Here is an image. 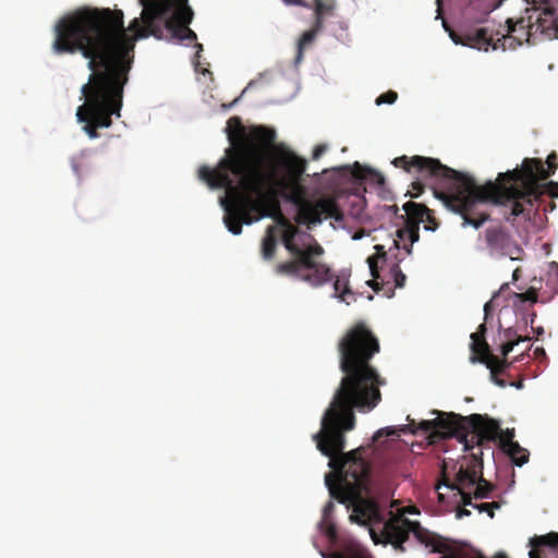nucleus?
I'll return each instance as SVG.
<instances>
[{
	"instance_id": "nucleus-32",
	"label": "nucleus",
	"mask_w": 558,
	"mask_h": 558,
	"mask_svg": "<svg viewBox=\"0 0 558 558\" xmlns=\"http://www.w3.org/2000/svg\"><path fill=\"white\" fill-rule=\"evenodd\" d=\"M474 508L477 509L480 512H487L489 518H494L495 515V509H499L500 505L497 501L493 502H483V504H475Z\"/></svg>"
},
{
	"instance_id": "nucleus-10",
	"label": "nucleus",
	"mask_w": 558,
	"mask_h": 558,
	"mask_svg": "<svg viewBox=\"0 0 558 558\" xmlns=\"http://www.w3.org/2000/svg\"><path fill=\"white\" fill-rule=\"evenodd\" d=\"M143 5L144 23L150 28L151 35L161 37V29L157 21L165 17L172 9V15L166 20L165 26L171 33H175L183 25H190L194 12L187 5V0H140Z\"/></svg>"
},
{
	"instance_id": "nucleus-44",
	"label": "nucleus",
	"mask_w": 558,
	"mask_h": 558,
	"mask_svg": "<svg viewBox=\"0 0 558 558\" xmlns=\"http://www.w3.org/2000/svg\"><path fill=\"white\" fill-rule=\"evenodd\" d=\"M379 278H374L369 281H367V284L375 291V292H378L380 290V287H379V283H378V280Z\"/></svg>"
},
{
	"instance_id": "nucleus-50",
	"label": "nucleus",
	"mask_w": 558,
	"mask_h": 558,
	"mask_svg": "<svg viewBox=\"0 0 558 558\" xmlns=\"http://www.w3.org/2000/svg\"><path fill=\"white\" fill-rule=\"evenodd\" d=\"M195 47L197 48L196 57H199V52L203 51V45L196 44Z\"/></svg>"
},
{
	"instance_id": "nucleus-26",
	"label": "nucleus",
	"mask_w": 558,
	"mask_h": 558,
	"mask_svg": "<svg viewBox=\"0 0 558 558\" xmlns=\"http://www.w3.org/2000/svg\"><path fill=\"white\" fill-rule=\"evenodd\" d=\"M333 289H335L336 293L339 294V298L349 304V302L345 299V295L351 294V290L349 288L348 280L341 279L338 277L333 282Z\"/></svg>"
},
{
	"instance_id": "nucleus-12",
	"label": "nucleus",
	"mask_w": 558,
	"mask_h": 558,
	"mask_svg": "<svg viewBox=\"0 0 558 558\" xmlns=\"http://www.w3.org/2000/svg\"><path fill=\"white\" fill-rule=\"evenodd\" d=\"M403 209L405 211V226L398 229L396 233L399 240L410 242L409 245L404 244L403 248L408 254H411L413 243L420 240V223L424 222L426 230L435 231L439 227V222L433 210L424 204L410 201L403 205Z\"/></svg>"
},
{
	"instance_id": "nucleus-23",
	"label": "nucleus",
	"mask_w": 558,
	"mask_h": 558,
	"mask_svg": "<svg viewBox=\"0 0 558 558\" xmlns=\"http://www.w3.org/2000/svg\"><path fill=\"white\" fill-rule=\"evenodd\" d=\"M376 253L367 258V264L369 267L371 276L379 278V269H378V260L386 259L387 253L384 245L377 244L375 245Z\"/></svg>"
},
{
	"instance_id": "nucleus-20",
	"label": "nucleus",
	"mask_w": 558,
	"mask_h": 558,
	"mask_svg": "<svg viewBox=\"0 0 558 558\" xmlns=\"http://www.w3.org/2000/svg\"><path fill=\"white\" fill-rule=\"evenodd\" d=\"M485 333H486V325L481 324L478 326V329L476 332L471 333V344L470 349L472 351L471 355H482L486 351H488L490 348L488 343L485 340Z\"/></svg>"
},
{
	"instance_id": "nucleus-41",
	"label": "nucleus",
	"mask_w": 558,
	"mask_h": 558,
	"mask_svg": "<svg viewBox=\"0 0 558 558\" xmlns=\"http://www.w3.org/2000/svg\"><path fill=\"white\" fill-rule=\"evenodd\" d=\"M518 337L520 336L517 335V330L513 328H507L504 331V338L506 339V341L515 340Z\"/></svg>"
},
{
	"instance_id": "nucleus-28",
	"label": "nucleus",
	"mask_w": 558,
	"mask_h": 558,
	"mask_svg": "<svg viewBox=\"0 0 558 558\" xmlns=\"http://www.w3.org/2000/svg\"><path fill=\"white\" fill-rule=\"evenodd\" d=\"M327 558H372V557L365 550L351 549L347 553H332Z\"/></svg>"
},
{
	"instance_id": "nucleus-40",
	"label": "nucleus",
	"mask_w": 558,
	"mask_h": 558,
	"mask_svg": "<svg viewBox=\"0 0 558 558\" xmlns=\"http://www.w3.org/2000/svg\"><path fill=\"white\" fill-rule=\"evenodd\" d=\"M327 150L326 144L316 145L313 150V159H318Z\"/></svg>"
},
{
	"instance_id": "nucleus-46",
	"label": "nucleus",
	"mask_w": 558,
	"mask_h": 558,
	"mask_svg": "<svg viewBox=\"0 0 558 558\" xmlns=\"http://www.w3.org/2000/svg\"><path fill=\"white\" fill-rule=\"evenodd\" d=\"M492 379H493V381H494L497 386H499V387H502V388H504V387H506V385H507V384H506V381H505L504 379L498 378V376H496V377H492Z\"/></svg>"
},
{
	"instance_id": "nucleus-9",
	"label": "nucleus",
	"mask_w": 558,
	"mask_h": 558,
	"mask_svg": "<svg viewBox=\"0 0 558 558\" xmlns=\"http://www.w3.org/2000/svg\"><path fill=\"white\" fill-rule=\"evenodd\" d=\"M84 19L96 21L97 27L100 32H108L112 34L118 41H120L125 48H128V54L125 58L129 60L130 69L134 61V48L135 43L141 37H147V31L150 28L144 23L143 15L141 19H134L129 24V27L124 26V14L121 10H111L109 8H96V7H81L71 13L61 17L54 26V39L57 41L59 34L66 25L82 21Z\"/></svg>"
},
{
	"instance_id": "nucleus-36",
	"label": "nucleus",
	"mask_w": 558,
	"mask_h": 558,
	"mask_svg": "<svg viewBox=\"0 0 558 558\" xmlns=\"http://www.w3.org/2000/svg\"><path fill=\"white\" fill-rule=\"evenodd\" d=\"M86 166V160L84 156L73 158L72 159V169L73 171L81 177L82 175V169Z\"/></svg>"
},
{
	"instance_id": "nucleus-11",
	"label": "nucleus",
	"mask_w": 558,
	"mask_h": 558,
	"mask_svg": "<svg viewBox=\"0 0 558 558\" xmlns=\"http://www.w3.org/2000/svg\"><path fill=\"white\" fill-rule=\"evenodd\" d=\"M410 533L415 538L430 547L433 553H444L448 549L445 538L430 533L421 526L420 522L411 521L402 515L391 514L385 522L383 534L388 543H390L398 551H405L404 543L409 539Z\"/></svg>"
},
{
	"instance_id": "nucleus-4",
	"label": "nucleus",
	"mask_w": 558,
	"mask_h": 558,
	"mask_svg": "<svg viewBox=\"0 0 558 558\" xmlns=\"http://www.w3.org/2000/svg\"><path fill=\"white\" fill-rule=\"evenodd\" d=\"M546 165L539 158H524L520 168L500 172L495 181L478 184V205L489 203L500 207L505 220L512 225L517 217L530 220L545 196L558 197V182H543L558 168L555 151L547 156Z\"/></svg>"
},
{
	"instance_id": "nucleus-13",
	"label": "nucleus",
	"mask_w": 558,
	"mask_h": 558,
	"mask_svg": "<svg viewBox=\"0 0 558 558\" xmlns=\"http://www.w3.org/2000/svg\"><path fill=\"white\" fill-rule=\"evenodd\" d=\"M482 452H472L466 464L461 463L457 472V482L460 488H474L475 499L488 498L494 485L483 477Z\"/></svg>"
},
{
	"instance_id": "nucleus-42",
	"label": "nucleus",
	"mask_w": 558,
	"mask_h": 558,
	"mask_svg": "<svg viewBox=\"0 0 558 558\" xmlns=\"http://www.w3.org/2000/svg\"><path fill=\"white\" fill-rule=\"evenodd\" d=\"M325 532H326L327 536H329L330 538H335L337 535L336 526L331 523L327 524Z\"/></svg>"
},
{
	"instance_id": "nucleus-34",
	"label": "nucleus",
	"mask_w": 558,
	"mask_h": 558,
	"mask_svg": "<svg viewBox=\"0 0 558 558\" xmlns=\"http://www.w3.org/2000/svg\"><path fill=\"white\" fill-rule=\"evenodd\" d=\"M373 173L369 169L361 166L357 161L354 162L352 169V177L357 180H363L367 178V174Z\"/></svg>"
},
{
	"instance_id": "nucleus-21",
	"label": "nucleus",
	"mask_w": 558,
	"mask_h": 558,
	"mask_svg": "<svg viewBox=\"0 0 558 558\" xmlns=\"http://www.w3.org/2000/svg\"><path fill=\"white\" fill-rule=\"evenodd\" d=\"M500 449L508 454L512 462L518 466H522L529 461V451L525 448H522L517 441Z\"/></svg>"
},
{
	"instance_id": "nucleus-52",
	"label": "nucleus",
	"mask_w": 558,
	"mask_h": 558,
	"mask_svg": "<svg viewBox=\"0 0 558 558\" xmlns=\"http://www.w3.org/2000/svg\"><path fill=\"white\" fill-rule=\"evenodd\" d=\"M489 307H490L489 303H486V304H485V306H484V311H485V316H486V317H487V315H488Z\"/></svg>"
},
{
	"instance_id": "nucleus-29",
	"label": "nucleus",
	"mask_w": 558,
	"mask_h": 558,
	"mask_svg": "<svg viewBox=\"0 0 558 558\" xmlns=\"http://www.w3.org/2000/svg\"><path fill=\"white\" fill-rule=\"evenodd\" d=\"M530 341V337H518L515 340L505 341L500 344V353L504 357H507L508 354L513 350V348L520 342Z\"/></svg>"
},
{
	"instance_id": "nucleus-33",
	"label": "nucleus",
	"mask_w": 558,
	"mask_h": 558,
	"mask_svg": "<svg viewBox=\"0 0 558 558\" xmlns=\"http://www.w3.org/2000/svg\"><path fill=\"white\" fill-rule=\"evenodd\" d=\"M398 98V94L395 92V90H388L384 94H381L379 97H377L376 99V105H383V104H388V105H392Z\"/></svg>"
},
{
	"instance_id": "nucleus-37",
	"label": "nucleus",
	"mask_w": 558,
	"mask_h": 558,
	"mask_svg": "<svg viewBox=\"0 0 558 558\" xmlns=\"http://www.w3.org/2000/svg\"><path fill=\"white\" fill-rule=\"evenodd\" d=\"M333 510H335V504H333L331 500H329V501L325 505V507H324V509H323V517H324V521H325V522H327V521H328V519H329V517L332 514Z\"/></svg>"
},
{
	"instance_id": "nucleus-18",
	"label": "nucleus",
	"mask_w": 558,
	"mask_h": 558,
	"mask_svg": "<svg viewBox=\"0 0 558 558\" xmlns=\"http://www.w3.org/2000/svg\"><path fill=\"white\" fill-rule=\"evenodd\" d=\"M530 544L532 546V549L529 553L530 558H542L541 557V553H542L541 547H544V546L551 547V548L558 547V533L551 532L546 535L535 536V537L531 538Z\"/></svg>"
},
{
	"instance_id": "nucleus-22",
	"label": "nucleus",
	"mask_w": 558,
	"mask_h": 558,
	"mask_svg": "<svg viewBox=\"0 0 558 558\" xmlns=\"http://www.w3.org/2000/svg\"><path fill=\"white\" fill-rule=\"evenodd\" d=\"M277 247V239L275 234V227L269 226L266 230V234L262 241V255L265 259H271L275 255Z\"/></svg>"
},
{
	"instance_id": "nucleus-35",
	"label": "nucleus",
	"mask_w": 558,
	"mask_h": 558,
	"mask_svg": "<svg viewBox=\"0 0 558 558\" xmlns=\"http://www.w3.org/2000/svg\"><path fill=\"white\" fill-rule=\"evenodd\" d=\"M392 272L396 288H403L407 280V276L401 271L398 265H395L392 267Z\"/></svg>"
},
{
	"instance_id": "nucleus-8",
	"label": "nucleus",
	"mask_w": 558,
	"mask_h": 558,
	"mask_svg": "<svg viewBox=\"0 0 558 558\" xmlns=\"http://www.w3.org/2000/svg\"><path fill=\"white\" fill-rule=\"evenodd\" d=\"M527 8L519 19H507L506 33L496 31L494 44L498 49H515L523 43L534 45L542 36L558 38V0H524Z\"/></svg>"
},
{
	"instance_id": "nucleus-25",
	"label": "nucleus",
	"mask_w": 558,
	"mask_h": 558,
	"mask_svg": "<svg viewBox=\"0 0 558 558\" xmlns=\"http://www.w3.org/2000/svg\"><path fill=\"white\" fill-rule=\"evenodd\" d=\"M445 542L448 546V549L446 551L441 553L442 556L440 558H485L481 553H476L475 555H469L466 553L453 551V550H451V547L448 544L447 539H445ZM493 558H508V557L504 553H498Z\"/></svg>"
},
{
	"instance_id": "nucleus-1",
	"label": "nucleus",
	"mask_w": 558,
	"mask_h": 558,
	"mask_svg": "<svg viewBox=\"0 0 558 558\" xmlns=\"http://www.w3.org/2000/svg\"><path fill=\"white\" fill-rule=\"evenodd\" d=\"M226 133L230 147L214 169L202 166L198 177L211 189H225L221 199L223 222L238 235L243 225H251L279 211L276 199L281 195L296 207L295 220L308 229L324 219L343 220V214L330 196L307 197L301 183L306 162L292 151L277 156L269 149L276 140L272 129L265 125L245 126L240 117H231Z\"/></svg>"
},
{
	"instance_id": "nucleus-51",
	"label": "nucleus",
	"mask_w": 558,
	"mask_h": 558,
	"mask_svg": "<svg viewBox=\"0 0 558 558\" xmlns=\"http://www.w3.org/2000/svg\"><path fill=\"white\" fill-rule=\"evenodd\" d=\"M507 289H509V283H508V282L504 283V284L500 287L499 292H504V291H506Z\"/></svg>"
},
{
	"instance_id": "nucleus-19",
	"label": "nucleus",
	"mask_w": 558,
	"mask_h": 558,
	"mask_svg": "<svg viewBox=\"0 0 558 558\" xmlns=\"http://www.w3.org/2000/svg\"><path fill=\"white\" fill-rule=\"evenodd\" d=\"M407 420L409 421V424L402 425L399 429H397L395 427H385V428H381V429L377 430L375 433V435L373 436V441H378L381 437L399 436L400 433H402V434H407V433L415 434L417 429H421L422 432H424L421 428V425H420L421 422L418 424H416L414 420L410 418V416H408Z\"/></svg>"
},
{
	"instance_id": "nucleus-49",
	"label": "nucleus",
	"mask_w": 558,
	"mask_h": 558,
	"mask_svg": "<svg viewBox=\"0 0 558 558\" xmlns=\"http://www.w3.org/2000/svg\"><path fill=\"white\" fill-rule=\"evenodd\" d=\"M534 330V332L537 335V336H542L544 333V328L543 327H536V328H532Z\"/></svg>"
},
{
	"instance_id": "nucleus-2",
	"label": "nucleus",
	"mask_w": 558,
	"mask_h": 558,
	"mask_svg": "<svg viewBox=\"0 0 558 558\" xmlns=\"http://www.w3.org/2000/svg\"><path fill=\"white\" fill-rule=\"evenodd\" d=\"M380 351L378 338L364 322L352 325L338 342L339 367L343 376L314 436L318 450L329 458L331 472L325 476L330 497L352 507L351 520L361 524L380 520L369 492L371 463L362 457L364 448L347 453L345 433L355 427L354 410L369 412L381 401L386 380L371 364Z\"/></svg>"
},
{
	"instance_id": "nucleus-54",
	"label": "nucleus",
	"mask_w": 558,
	"mask_h": 558,
	"mask_svg": "<svg viewBox=\"0 0 558 558\" xmlns=\"http://www.w3.org/2000/svg\"><path fill=\"white\" fill-rule=\"evenodd\" d=\"M375 174L378 177L379 183H383L384 182V178L381 175H379L378 173H375Z\"/></svg>"
},
{
	"instance_id": "nucleus-45",
	"label": "nucleus",
	"mask_w": 558,
	"mask_h": 558,
	"mask_svg": "<svg viewBox=\"0 0 558 558\" xmlns=\"http://www.w3.org/2000/svg\"><path fill=\"white\" fill-rule=\"evenodd\" d=\"M534 356H535L536 359H544V357H546V353H545L544 348H536V349L534 350Z\"/></svg>"
},
{
	"instance_id": "nucleus-5",
	"label": "nucleus",
	"mask_w": 558,
	"mask_h": 558,
	"mask_svg": "<svg viewBox=\"0 0 558 558\" xmlns=\"http://www.w3.org/2000/svg\"><path fill=\"white\" fill-rule=\"evenodd\" d=\"M392 165L415 175L409 192L418 197L425 187H429L436 198L462 218L461 226L480 229L490 219L488 213L478 209V184L469 174L456 171L438 159L423 156H401L392 160Z\"/></svg>"
},
{
	"instance_id": "nucleus-24",
	"label": "nucleus",
	"mask_w": 558,
	"mask_h": 558,
	"mask_svg": "<svg viewBox=\"0 0 558 558\" xmlns=\"http://www.w3.org/2000/svg\"><path fill=\"white\" fill-rule=\"evenodd\" d=\"M442 484L445 486H447L448 488H450V489H457L458 490V493L461 495V502H462V505L464 507L465 506H472L474 508L475 504L472 502V498H474L473 495H471L470 493L465 492L466 488H460V486H458L457 476L454 477L453 482H450V480L447 478L446 475L444 474Z\"/></svg>"
},
{
	"instance_id": "nucleus-3",
	"label": "nucleus",
	"mask_w": 558,
	"mask_h": 558,
	"mask_svg": "<svg viewBox=\"0 0 558 558\" xmlns=\"http://www.w3.org/2000/svg\"><path fill=\"white\" fill-rule=\"evenodd\" d=\"M96 21H75L61 31L52 50L57 54L81 53L92 71L82 86L84 105L76 110L89 138L99 136L98 128H109L111 117H120L123 88L129 81L128 48L108 32H100Z\"/></svg>"
},
{
	"instance_id": "nucleus-7",
	"label": "nucleus",
	"mask_w": 558,
	"mask_h": 558,
	"mask_svg": "<svg viewBox=\"0 0 558 558\" xmlns=\"http://www.w3.org/2000/svg\"><path fill=\"white\" fill-rule=\"evenodd\" d=\"M437 417L421 421V428L428 433L430 442L456 438L463 445L464 451L482 452L490 448L489 444L497 440L500 432L499 422L488 415L471 414L462 416L456 413L434 411Z\"/></svg>"
},
{
	"instance_id": "nucleus-6",
	"label": "nucleus",
	"mask_w": 558,
	"mask_h": 558,
	"mask_svg": "<svg viewBox=\"0 0 558 558\" xmlns=\"http://www.w3.org/2000/svg\"><path fill=\"white\" fill-rule=\"evenodd\" d=\"M278 223L283 227L282 243L290 253L291 259L279 263L275 270L278 275L294 277L317 288L331 280L328 265L320 259L324 247L307 233H301L289 220L281 216Z\"/></svg>"
},
{
	"instance_id": "nucleus-58",
	"label": "nucleus",
	"mask_w": 558,
	"mask_h": 558,
	"mask_svg": "<svg viewBox=\"0 0 558 558\" xmlns=\"http://www.w3.org/2000/svg\"><path fill=\"white\" fill-rule=\"evenodd\" d=\"M439 500H444L442 494H439Z\"/></svg>"
},
{
	"instance_id": "nucleus-38",
	"label": "nucleus",
	"mask_w": 558,
	"mask_h": 558,
	"mask_svg": "<svg viewBox=\"0 0 558 558\" xmlns=\"http://www.w3.org/2000/svg\"><path fill=\"white\" fill-rule=\"evenodd\" d=\"M407 513L417 514V513H420V511H418V509L415 506H409V507L401 508L399 510V513H397L396 515L404 517V514H407Z\"/></svg>"
},
{
	"instance_id": "nucleus-57",
	"label": "nucleus",
	"mask_w": 558,
	"mask_h": 558,
	"mask_svg": "<svg viewBox=\"0 0 558 558\" xmlns=\"http://www.w3.org/2000/svg\"><path fill=\"white\" fill-rule=\"evenodd\" d=\"M393 244L396 247H399V241L398 240H393Z\"/></svg>"
},
{
	"instance_id": "nucleus-39",
	"label": "nucleus",
	"mask_w": 558,
	"mask_h": 558,
	"mask_svg": "<svg viewBox=\"0 0 558 558\" xmlns=\"http://www.w3.org/2000/svg\"><path fill=\"white\" fill-rule=\"evenodd\" d=\"M288 5H299L304 8H311V3L307 0H283Z\"/></svg>"
},
{
	"instance_id": "nucleus-59",
	"label": "nucleus",
	"mask_w": 558,
	"mask_h": 558,
	"mask_svg": "<svg viewBox=\"0 0 558 558\" xmlns=\"http://www.w3.org/2000/svg\"><path fill=\"white\" fill-rule=\"evenodd\" d=\"M505 0H499V3H502Z\"/></svg>"
},
{
	"instance_id": "nucleus-43",
	"label": "nucleus",
	"mask_w": 558,
	"mask_h": 558,
	"mask_svg": "<svg viewBox=\"0 0 558 558\" xmlns=\"http://www.w3.org/2000/svg\"><path fill=\"white\" fill-rule=\"evenodd\" d=\"M469 515H471V511H470V510H468V509H466V508H464V507H463V508L458 509V510H457V513H456V517H457L458 519H462V518H464V517H469Z\"/></svg>"
},
{
	"instance_id": "nucleus-31",
	"label": "nucleus",
	"mask_w": 558,
	"mask_h": 558,
	"mask_svg": "<svg viewBox=\"0 0 558 558\" xmlns=\"http://www.w3.org/2000/svg\"><path fill=\"white\" fill-rule=\"evenodd\" d=\"M513 437H514V429H509L507 428L506 430H502L500 428V432H499V435L497 437L498 441H499V447L502 448V447H507L509 444L511 442H515L513 440Z\"/></svg>"
},
{
	"instance_id": "nucleus-55",
	"label": "nucleus",
	"mask_w": 558,
	"mask_h": 558,
	"mask_svg": "<svg viewBox=\"0 0 558 558\" xmlns=\"http://www.w3.org/2000/svg\"><path fill=\"white\" fill-rule=\"evenodd\" d=\"M361 238H362V234H357V233H355V234L353 235V239H354V240H359V239H361Z\"/></svg>"
},
{
	"instance_id": "nucleus-30",
	"label": "nucleus",
	"mask_w": 558,
	"mask_h": 558,
	"mask_svg": "<svg viewBox=\"0 0 558 558\" xmlns=\"http://www.w3.org/2000/svg\"><path fill=\"white\" fill-rule=\"evenodd\" d=\"M513 296L520 301V302H531L536 303L538 300L537 291L534 288L527 289L525 292L522 293H513Z\"/></svg>"
},
{
	"instance_id": "nucleus-56",
	"label": "nucleus",
	"mask_w": 558,
	"mask_h": 558,
	"mask_svg": "<svg viewBox=\"0 0 558 558\" xmlns=\"http://www.w3.org/2000/svg\"><path fill=\"white\" fill-rule=\"evenodd\" d=\"M549 207H550L551 210L556 207V205H555V203L553 201H550Z\"/></svg>"
},
{
	"instance_id": "nucleus-15",
	"label": "nucleus",
	"mask_w": 558,
	"mask_h": 558,
	"mask_svg": "<svg viewBox=\"0 0 558 558\" xmlns=\"http://www.w3.org/2000/svg\"><path fill=\"white\" fill-rule=\"evenodd\" d=\"M315 1V19L311 29L304 32L298 41V52L295 63H300L303 59V52L307 45L314 41L317 34L324 27L325 16L332 14L335 9V0H314Z\"/></svg>"
},
{
	"instance_id": "nucleus-47",
	"label": "nucleus",
	"mask_w": 558,
	"mask_h": 558,
	"mask_svg": "<svg viewBox=\"0 0 558 558\" xmlns=\"http://www.w3.org/2000/svg\"><path fill=\"white\" fill-rule=\"evenodd\" d=\"M521 276V269L520 268H515L512 272V280L513 281H518L519 278Z\"/></svg>"
},
{
	"instance_id": "nucleus-27",
	"label": "nucleus",
	"mask_w": 558,
	"mask_h": 558,
	"mask_svg": "<svg viewBox=\"0 0 558 558\" xmlns=\"http://www.w3.org/2000/svg\"><path fill=\"white\" fill-rule=\"evenodd\" d=\"M172 37L177 38L180 41L190 40L194 41L196 40L197 36L194 31H192L189 25H183L179 28L175 33L171 34Z\"/></svg>"
},
{
	"instance_id": "nucleus-48",
	"label": "nucleus",
	"mask_w": 558,
	"mask_h": 558,
	"mask_svg": "<svg viewBox=\"0 0 558 558\" xmlns=\"http://www.w3.org/2000/svg\"><path fill=\"white\" fill-rule=\"evenodd\" d=\"M535 318H536V313H532V314L530 315V319H529V320H526V324H530L532 328H533V324H534V322H535Z\"/></svg>"
},
{
	"instance_id": "nucleus-14",
	"label": "nucleus",
	"mask_w": 558,
	"mask_h": 558,
	"mask_svg": "<svg viewBox=\"0 0 558 558\" xmlns=\"http://www.w3.org/2000/svg\"><path fill=\"white\" fill-rule=\"evenodd\" d=\"M485 242L492 255L510 256L519 259L522 250L517 246L510 233L501 226L489 227L485 231Z\"/></svg>"
},
{
	"instance_id": "nucleus-16",
	"label": "nucleus",
	"mask_w": 558,
	"mask_h": 558,
	"mask_svg": "<svg viewBox=\"0 0 558 558\" xmlns=\"http://www.w3.org/2000/svg\"><path fill=\"white\" fill-rule=\"evenodd\" d=\"M449 36L457 45L484 51H488L489 48H493L494 50L498 49V44H494V31L489 27L477 28L474 32H469L464 35H459L456 32L450 31Z\"/></svg>"
},
{
	"instance_id": "nucleus-53",
	"label": "nucleus",
	"mask_w": 558,
	"mask_h": 558,
	"mask_svg": "<svg viewBox=\"0 0 558 558\" xmlns=\"http://www.w3.org/2000/svg\"><path fill=\"white\" fill-rule=\"evenodd\" d=\"M236 101H238V98H236V99H234V100H233L231 104H229V105H223V108L229 109V108H231V107H232Z\"/></svg>"
},
{
	"instance_id": "nucleus-17",
	"label": "nucleus",
	"mask_w": 558,
	"mask_h": 558,
	"mask_svg": "<svg viewBox=\"0 0 558 558\" xmlns=\"http://www.w3.org/2000/svg\"><path fill=\"white\" fill-rule=\"evenodd\" d=\"M523 357H524V354H522L520 356H515L513 359V361H508L507 357L502 356L500 359V357L494 355L489 349L482 355H471L470 361L472 363L484 364L490 371V376L496 377V376L505 374L507 368H509L512 363L520 362L523 360Z\"/></svg>"
}]
</instances>
